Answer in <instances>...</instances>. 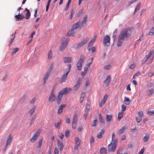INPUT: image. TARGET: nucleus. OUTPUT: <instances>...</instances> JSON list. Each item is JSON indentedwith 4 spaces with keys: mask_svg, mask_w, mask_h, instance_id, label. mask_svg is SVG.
<instances>
[{
    "mask_svg": "<svg viewBox=\"0 0 154 154\" xmlns=\"http://www.w3.org/2000/svg\"><path fill=\"white\" fill-rule=\"evenodd\" d=\"M42 139H40L38 141V148H40L41 147V146L42 145Z\"/></svg>",
    "mask_w": 154,
    "mask_h": 154,
    "instance_id": "obj_47",
    "label": "nucleus"
},
{
    "mask_svg": "<svg viewBox=\"0 0 154 154\" xmlns=\"http://www.w3.org/2000/svg\"><path fill=\"white\" fill-rule=\"evenodd\" d=\"M99 152L100 154H106L107 150L105 147H102L100 149Z\"/></svg>",
    "mask_w": 154,
    "mask_h": 154,
    "instance_id": "obj_25",
    "label": "nucleus"
},
{
    "mask_svg": "<svg viewBox=\"0 0 154 154\" xmlns=\"http://www.w3.org/2000/svg\"><path fill=\"white\" fill-rule=\"evenodd\" d=\"M15 17L17 19V21H20L24 18L25 16L23 15H20V13L18 15H16Z\"/></svg>",
    "mask_w": 154,
    "mask_h": 154,
    "instance_id": "obj_19",
    "label": "nucleus"
},
{
    "mask_svg": "<svg viewBox=\"0 0 154 154\" xmlns=\"http://www.w3.org/2000/svg\"><path fill=\"white\" fill-rule=\"evenodd\" d=\"M110 41V38L108 35L104 37L103 38V43L104 46H106L109 45Z\"/></svg>",
    "mask_w": 154,
    "mask_h": 154,
    "instance_id": "obj_9",
    "label": "nucleus"
},
{
    "mask_svg": "<svg viewBox=\"0 0 154 154\" xmlns=\"http://www.w3.org/2000/svg\"><path fill=\"white\" fill-rule=\"evenodd\" d=\"M132 30L130 28H127L123 29L119 35L117 42V46H121L123 40H126L128 38L131 36Z\"/></svg>",
    "mask_w": 154,
    "mask_h": 154,
    "instance_id": "obj_1",
    "label": "nucleus"
},
{
    "mask_svg": "<svg viewBox=\"0 0 154 154\" xmlns=\"http://www.w3.org/2000/svg\"><path fill=\"white\" fill-rule=\"evenodd\" d=\"M74 10L73 9H72L71 10V14L70 16V19H72V18L73 15L74 14Z\"/></svg>",
    "mask_w": 154,
    "mask_h": 154,
    "instance_id": "obj_49",
    "label": "nucleus"
},
{
    "mask_svg": "<svg viewBox=\"0 0 154 154\" xmlns=\"http://www.w3.org/2000/svg\"><path fill=\"white\" fill-rule=\"evenodd\" d=\"M53 53L51 50H50L48 52V59L50 60L52 58Z\"/></svg>",
    "mask_w": 154,
    "mask_h": 154,
    "instance_id": "obj_35",
    "label": "nucleus"
},
{
    "mask_svg": "<svg viewBox=\"0 0 154 154\" xmlns=\"http://www.w3.org/2000/svg\"><path fill=\"white\" fill-rule=\"evenodd\" d=\"M96 39V37L95 36H94L92 39L90 41L88 45V50L89 51L91 50V48H89V46H91L93 44L95 39Z\"/></svg>",
    "mask_w": 154,
    "mask_h": 154,
    "instance_id": "obj_16",
    "label": "nucleus"
},
{
    "mask_svg": "<svg viewBox=\"0 0 154 154\" xmlns=\"http://www.w3.org/2000/svg\"><path fill=\"white\" fill-rule=\"evenodd\" d=\"M54 154H58L59 150L57 148H55L54 150Z\"/></svg>",
    "mask_w": 154,
    "mask_h": 154,
    "instance_id": "obj_56",
    "label": "nucleus"
},
{
    "mask_svg": "<svg viewBox=\"0 0 154 154\" xmlns=\"http://www.w3.org/2000/svg\"><path fill=\"white\" fill-rule=\"evenodd\" d=\"M87 20V16L85 15L82 22L79 21L75 24H74L72 27V29L69 30L67 33L68 36H73L75 33V29L78 28H81L85 26Z\"/></svg>",
    "mask_w": 154,
    "mask_h": 154,
    "instance_id": "obj_2",
    "label": "nucleus"
},
{
    "mask_svg": "<svg viewBox=\"0 0 154 154\" xmlns=\"http://www.w3.org/2000/svg\"><path fill=\"white\" fill-rule=\"evenodd\" d=\"M54 67V65L53 64H52L50 66L49 68L48 69L47 72L50 73L51 72V71L53 68Z\"/></svg>",
    "mask_w": 154,
    "mask_h": 154,
    "instance_id": "obj_38",
    "label": "nucleus"
},
{
    "mask_svg": "<svg viewBox=\"0 0 154 154\" xmlns=\"http://www.w3.org/2000/svg\"><path fill=\"white\" fill-rule=\"evenodd\" d=\"M72 65L71 64H69L68 65V68L66 69V72L62 76L61 78V82L62 83L65 82L67 79L68 75L70 71Z\"/></svg>",
    "mask_w": 154,
    "mask_h": 154,
    "instance_id": "obj_5",
    "label": "nucleus"
},
{
    "mask_svg": "<svg viewBox=\"0 0 154 154\" xmlns=\"http://www.w3.org/2000/svg\"><path fill=\"white\" fill-rule=\"evenodd\" d=\"M30 16V13L29 10L27 11V12L25 14V18L26 19H28Z\"/></svg>",
    "mask_w": 154,
    "mask_h": 154,
    "instance_id": "obj_39",
    "label": "nucleus"
},
{
    "mask_svg": "<svg viewBox=\"0 0 154 154\" xmlns=\"http://www.w3.org/2000/svg\"><path fill=\"white\" fill-rule=\"evenodd\" d=\"M108 95L106 94L104 96L103 99L99 104V106L100 107H101L105 103L106 101L108 98Z\"/></svg>",
    "mask_w": 154,
    "mask_h": 154,
    "instance_id": "obj_17",
    "label": "nucleus"
},
{
    "mask_svg": "<svg viewBox=\"0 0 154 154\" xmlns=\"http://www.w3.org/2000/svg\"><path fill=\"white\" fill-rule=\"evenodd\" d=\"M62 124L61 122L59 121L57 123H56L54 124V126L57 128L59 129L60 128V126Z\"/></svg>",
    "mask_w": 154,
    "mask_h": 154,
    "instance_id": "obj_36",
    "label": "nucleus"
},
{
    "mask_svg": "<svg viewBox=\"0 0 154 154\" xmlns=\"http://www.w3.org/2000/svg\"><path fill=\"white\" fill-rule=\"evenodd\" d=\"M136 120L138 123H140L142 120V118L140 117H137L136 118Z\"/></svg>",
    "mask_w": 154,
    "mask_h": 154,
    "instance_id": "obj_53",
    "label": "nucleus"
},
{
    "mask_svg": "<svg viewBox=\"0 0 154 154\" xmlns=\"http://www.w3.org/2000/svg\"><path fill=\"white\" fill-rule=\"evenodd\" d=\"M147 113L149 115H154V110L148 111Z\"/></svg>",
    "mask_w": 154,
    "mask_h": 154,
    "instance_id": "obj_51",
    "label": "nucleus"
},
{
    "mask_svg": "<svg viewBox=\"0 0 154 154\" xmlns=\"http://www.w3.org/2000/svg\"><path fill=\"white\" fill-rule=\"evenodd\" d=\"M111 79V77L110 75H109L107 77L106 80L104 81V83L106 86H108L110 81Z\"/></svg>",
    "mask_w": 154,
    "mask_h": 154,
    "instance_id": "obj_18",
    "label": "nucleus"
},
{
    "mask_svg": "<svg viewBox=\"0 0 154 154\" xmlns=\"http://www.w3.org/2000/svg\"><path fill=\"white\" fill-rule=\"evenodd\" d=\"M69 131L67 130L66 131L65 133V136L66 137H68L69 135Z\"/></svg>",
    "mask_w": 154,
    "mask_h": 154,
    "instance_id": "obj_52",
    "label": "nucleus"
},
{
    "mask_svg": "<svg viewBox=\"0 0 154 154\" xmlns=\"http://www.w3.org/2000/svg\"><path fill=\"white\" fill-rule=\"evenodd\" d=\"M124 103L126 105H128L130 104V101L129 100V99L125 97V100L124 101Z\"/></svg>",
    "mask_w": 154,
    "mask_h": 154,
    "instance_id": "obj_34",
    "label": "nucleus"
},
{
    "mask_svg": "<svg viewBox=\"0 0 154 154\" xmlns=\"http://www.w3.org/2000/svg\"><path fill=\"white\" fill-rule=\"evenodd\" d=\"M154 92V90L153 89H151L149 91V93L148 94V95L149 96L151 95Z\"/></svg>",
    "mask_w": 154,
    "mask_h": 154,
    "instance_id": "obj_50",
    "label": "nucleus"
},
{
    "mask_svg": "<svg viewBox=\"0 0 154 154\" xmlns=\"http://www.w3.org/2000/svg\"><path fill=\"white\" fill-rule=\"evenodd\" d=\"M16 33V32H15L13 34H12L11 36V38H10V44L9 45H11L13 42V40L14 39V38L15 37V35Z\"/></svg>",
    "mask_w": 154,
    "mask_h": 154,
    "instance_id": "obj_30",
    "label": "nucleus"
},
{
    "mask_svg": "<svg viewBox=\"0 0 154 154\" xmlns=\"http://www.w3.org/2000/svg\"><path fill=\"white\" fill-rule=\"evenodd\" d=\"M37 114H35L32 117V118L31 119V120L34 121V120L36 119V117H37Z\"/></svg>",
    "mask_w": 154,
    "mask_h": 154,
    "instance_id": "obj_58",
    "label": "nucleus"
},
{
    "mask_svg": "<svg viewBox=\"0 0 154 154\" xmlns=\"http://www.w3.org/2000/svg\"><path fill=\"white\" fill-rule=\"evenodd\" d=\"M128 129V127L126 126L122 127L119 130V131L118 132V134H121L124 133V131L126 129Z\"/></svg>",
    "mask_w": 154,
    "mask_h": 154,
    "instance_id": "obj_23",
    "label": "nucleus"
},
{
    "mask_svg": "<svg viewBox=\"0 0 154 154\" xmlns=\"http://www.w3.org/2000/svg\"><path fill=\"white\" fill-rule=\"evenodd\" d=\"M123 112H122L121 111L120 112H119L118 114V119L119 120H120L123 117Z\"/></svg>",
    "mask_w": 154,
    "mask_h": 154,
    "instance_id": "obj_37",
    "label": "nucleus"
},
{
    "mask_svg": "<svg viewBox=\"0 0 154 154\" xmlns=\"http://www.w3.org/2000/svg\"><path fill=\"white\" fill-rule=\"evenodd\" d=\"M50 74V73H48L47 72L45 74V75L44 77V79H43V81H44L43 84H44V85H45V84L47 80L48 79V78L49 75Z\"/></svg>",
    "mask_w": 154,
    "mask_h": 154,
    "instance_id": "obj_26",
    "label": "nucleus"
},
{
    "mask_svg": "<svg viewBox=\"0 0 154 154\" xmlns=\"http://www.w3.org/2000/svg\"><path fill=\"white\" fill-rule=\"evenodd\" d=\"M81 141L78 137H76L75 140V145L79 146L80 145Z\"/></svg>",
    "mask_w": 154,
    "mask_h": 154,
    "instance_id": "obj_24",
    "label": "nucleus"
},
{
    "mask_svg": "<svg viewBox=\"0 0 154 154\" xmlns=\"http://www.w3.org/2000/svg\"><path fill=\"white\" fill-rule=\"evenodd\" d=\"M149 138V135L148 134H146L145 136L143 137V141L144 142L148 141Z\"/></svg>",
    "mask_w": 154,
    "mask_h": 154,
    "instance_id": "obj_31",
    "label": "nucleus"
},
{
    "mask_svg": "<svg viewBox=\"0 0 154 154\" xmlns=\"http://www.w3.org/2000/svg\"><path fill=\"white\" fill-rule=\"evenodd\" d=\"M63 62L64 63H71L72 60V58L71 57H66L63 58Z\"/></svg>",
    "mask_w": 154,
    "mask_h": 154,
    "instance_id": "obj_14",
    "label": "nucleus"
},
{
    "mask_svg": "<svg viewBox=\"0 0 154 154\" xmlns=\"http://www.w3.org/2000/svg\"><path fill=\"white\" fill-rule=\"evenodd\" d=\"M135 67V65L134 64H131L129 67V68L130 69H134Z\"/></svg>",
    "mask_w": 154,
    "mask_h": 154,
    "instance_id": "obj_59",
    "label": "nucleus"
},
{
    "mask_svg": "<svg viewBox=\"0 0 154 154\" xmlns=\"http://www.w3.org/2000/svg\"><path fill=\"white\" fill-rule=\"evenodd\" d=\"M112 116L111 115H107L106 116V120L108 122H110L112 119Z\"/></svg>",
    "mask_w": 154,
    "mask_h": 154,
    "instance_id": "obj_29",
    "label": "nucleus"
},
{
    "mask_svg": "<svg viewBox=\"0 0 154 154\" xmlns=\"http://www.w3.org/2000/svg\"><path fill=\"white\" fill-rule=\"evenodd\" d=\"M154 34V27L152 28L151 31L149 32V34L150 35H152Z\"/></svg>",
    "mask_w": 154,
    "mask_h": 154,
    "instance_id": "obj_46",
    "label": "nucleus"
},
{
    "mask_svg": "<svg viewBox=\"0 0 154 154\" xmlns=\"http://www.w3.org/2000/svg\"><path fill=\"white\" fill-rule=\"evenodd\" d=\"M85 59V56L82 54L81 55L79 59L78 60L76 64V66L78 70H80L81 69Z\"/></svg>",
    "mask_w": 154,
    "mask_h": 154,
    "instance_id": "obj_6",
    "label": "nucleus"
},
{
    "mask_svg": "<svg viewBox=\"0 0 154 154\" xmlns=\"http://www.w3.org/2000/svg\"><path fill=\"white\" fill-rule=\"evenodd\" d=\"M144 150L145 148L144 147H143L142 149H141L138 154H143L144 152Z\"/></svg>",
    "mask_w": 154,
    "mask_h": 154,
    "instance_id": "obj_57",
    "label": "nucleus"
},
{
    "mask_svg": "<svg viewBox=\"0 0 154 154\" xmlns=\"http://www.w3.org/2000/svg\"><path fill=\"white\" fill-rule=\"evenodd\" d=\"M72 90L71 88L67 87L63 88L59 91L57 96V102L58 104L60 102L63 95H67Z\"/></svg>",
    "mask_w": 154,
    "mask_h": 154,
    "instance_id": "obj_3",
    "label": "nucleus"
},
{
    "mask_svg": "<svg viewBox=\"0 0 154 154\" xmlns=\"http://www.w3.org/2000/svg\"><path fill=\"white\" fill-rule=\"evenodd\" d=\"M85 96V93L84 92H82L81 95V97L82 98H84Z\"/></svg>",
    "mask_w": 154,
    "mask_h": 154,
    "instance_id": "obj_63",
    "label": "nucleus"
},
{
    "mask_svg": "<svg viewBox=\"0 0 154 154\" xmlns=\"http://www.w3.org/2000/svg\"><path fill=\"white\" fill-rule=\"evenodd\" d=\"M36 107L37 106H35L32 107L30 110L29 111V113L30 114L31 116H32V115L33 114Z\"/></svg>",
    "mask_w": 154,
    "mask_h": 154,
    "instance_id": "obj_33",
    "label": "nucleus"
},
{
    "mask_svg": "<svg viewBox=\"0 0 154 154\" xmlns=\"http://www.w3.org/2000/svg\"><path fill=\"white\" fill-rule=\"evenodd\" d=\"M66 106V105L65 104L61 105L60 106L57 111V114H60L62 112L63 109Z\"/></svg>",
    "mask_w": 154,
    "mask_h": 154,
    "instance_id": "obj_21",
    "label": "nucleus"
},
{
    "mask_svg": "<svg viewBox=\"0 0 154 154\" xmlns=\"http://www.w3.org/2000/svg\"><path fill=\"white\" fill-rule=\"evenodd\" d=\"M57 144L58 148L60 151H62L63 149V143L60 140H57Z\"/></svg>",
    "mask_w": 154,
    "mask_h": 154,
    "instance_id": "obj_15",
    "label": "nucleus"
},
{
    "mask_svg": "<svg viewBox=\"0 0 154 154\" xmlns=\"http://www.w3.org/2000/svg\"><path fill=\"white\" fill-rule=\"evenodd\" d=\"M55 96L54 94L53 90L51 91V94L48 99V101L49 102L53 101L54 100Z\"/></svg>",
    "mask_w": 154,
    "mask_h": 154,
    "instance_id": "obj_20",
    "label": "nucleus"
},
{
    "mask_svg": "<svg viewBox=\"0 0 154 154\" xmlns=\"http://www.w3.org/2000/svg\"><path fill=\"white\" fill-rule=\"evenodd\" d=\"M19 48H14L12 52L13 54H15L19 50Z\"/></svg>",
    "mask_w": 154,
    "mask_h": 154,
    "instance_id": "obj_45",
    "label": "nucleus"
},
{
    "mask_svg": "<svg viewBox=\"0 0 154 154\" xmlns=\"http://www.w3.org/2000/svg\"><path fill=\"white\" fill-rule=\"evenodd\" d=\"M40 130H38L35 134L33 135L32 137L30 139V141L33 142L36 140L38 138V137L40 133Z\"/></svg>",
    "mask_w": 154,
    "mask_h": 154,
    "instance_id": "obj_10",
    "label": "nucleus"
},
{
    "mask_svg": "<svg viewBox=\"0 0 154 154\" xmlns=\"http://www.w3.org/2000/svg\"><path fill=\"white\" fill-rule=\"evenodd\" d=\"M89 38L88 37H86L84 40L82 41L80 43L75 44V47L76 49H78L81 48L82 45L85 44L89 40Z\"/></svg>",
    "mask_w": 154,
    "mask_h": 154,
    "instance_id": "obj_7",
    "label": "nucleus"
},
{
    "mask_svg": "<svg viewBox=\"0 0 154 154\" xmlns=\"http://www.w3.org/2000/svg\"><path fill=\"white\" fill-rule=\"evenodd\" d=\"M111 66L109 64L105 66L104 69H105L108 70L110 69Z\"/></svg>",
    "mask_w": 154,
    "mask_h": 154,
    "instance_id": "obj_42",
    "label": "nucleus"
},
{
    "mask_svg": "<svg viewBox=\"0 0 154 154\" xmlns=\"http://www.w3.org/2000/svg\"><path fill=\"white\" fill-rule=\"evenodd\" d=\"M126 89L128 91H131V89L130 88V84H128L127 85L126 88Z\"/></svg>",
    "mask_w": 154,
    "mask_h": 154,
    "instance_id": "obj_64",
    "label": "nucleus"
},
{
    "mask_svg": "<svg viewBox=\"0 0 154 154\" xmlns=\"http://www.w3.org/2000/svg\"><path fill=\"white\" fill-rule=\"evenodd\" d=\"M82 10H80L79 11L78 13L77 14V17H79L80 15H82Z\"/></svg>",
    "mask_w": 154,
    "mask_h": 154,
    "instance_id": "obj_55",
    "label": "nucleus"
},
{
    "mask_svg": "<svg viewBox=\"0 0 154 154\" xmlns=\"http://www.w3.org/2000/svg\"><path fill=\"white\" fill-rule=\"evenodd\" d=\"M96 49V48L95 47H92V48L91 49V51L92 53H94Z\"/></svg>",
    "mask_w": 154,
    "mask_h": 154,
    "instance_id": "obj_60",
    "label": "nucleus"
},
{
    "mask_svg": "<svg viewBox=\"0 0 154 154\" xmlns=\"http://www.w3.org/2000/svg\"><path fill=\"white\" fill-rule=\"evenodd\" d=\"M35 32H32L30 35L29 37L31 38V39H32H32L33 38V36L35 34Z\"/></svg>",
    "mask_w": 154,
    "mask_h": 154,
    "instance_id": "obj_61",
    "label": "nucleus"
},
{
    "mask_svg": "<svg viewBox=\"0 0 154 154\" xmlns=\"http://www.w3.org/2000/svg\"><path fill=\"white\" fill-rule=\"evenodd\" d=\"M68 40L67 38H62L60 40L61 45L60 48V50L61 51H63L66 48L68 45Z\"/></svg>",
    "mask_w": 154,
    "mask_h": 154,
    "instance_id": "obj_4",
    "label": "nucleus"
},
{
    "mask_svg": "<svg viewBox=\"0 0 154 154\" xmlns=\"http://www.w3.org/2000/svg\"><path fill=\"white\" fill-rule=\"evenodd\" d=\"M78 115L76 114H74L73 118V119L72 122V128L73 129L75 128L76 124L78 121Z\"/></svg>",
    "mask_w": 154,
    "mask_h": 154,
    "instance_id": "obj_8",
    "label": "nucleus"
},
{
    "mask_svg": "<svg viewBox=\"0 0 154 154\" xmlns=\"http://www.w3.org/2000/svg\"><path fill=\"white\" fill-rule=\"evenodd\" d=\"M94 141V137L93 136H91L90 139V143L91 144L93 143Z\"/></svg>",
    "mask_w": 154,
    "mask_h": 154,
    "instance_id": "obj_48",
    "label": "nucleus"
},
{
    "mask_svg": "<svg viewBox=\"0 0 154 154\" xmlns=\"http://www.w3.org/2000/svg\"><path fill=\"white\" fill-rule=\"evenodd\" d=\"M126 108V106L124 104L122 105V109L121 111L124 112V111L125 110Z\"/></svg>",
    "mask_w": 154,
    "mask_h": 154,
    "instance_id": "obj_41",
    "label": "nucleus"
},
{
    "mask_svg": "<svg viewBox=\"0 0 154 154\" xmlns=\"http://www.w3.org/2000/svg\"><path fill=\"white\" fill-rule=\"evenodd\" d=\"M154 51H152L149 53H148V54L145 56V58L146 59V60H145V61L146 62L147 60L149 59L150 56H151L152 54H153L154 53Z\"/></svg>",
    "mask_w": 154,
    "mask_h": 154,
    "instance_id": "obj_27",
    "label": "nucleus"
},
{
    "mask_svg": "<svg viewBox=\"0 0 154 154\" xmlns=\"http://www.w3.org/2000/svg\"><path fill=\"white\" fill-rule=\"evenodd\" d=\"M139 116L140 117H142L143 116V113L142 111H140L138 112Z\"/></svg>",
    "mask_w": 154,
    "mask_h": 154,
    "instance_id": "obj_54",
    "label": "nucleus"
},
{
    "mask_svg": "<svg viewBox=\"0 0 154 154\" xmlns=\"http://www.w3.org/2000/svg\"><path fill=\"white\" fill-rule=\"evenodd\" d=\"M12 140V137L11 135L10 134L8 137L7 140L6 145L7 146L9 145L11 142Z\"/></svg>",
    "mask_w": 154,
    "mask_h": 154,
    "instance_id": "obj_22",
    "label": "nucleus"
},
{
    "mask_svg": "<svg viewBox=\"0 0 154 154\" xmlns=\"http://www.w3.org/2000/svg\"><path fill=\"white\" fill-rule=\"evenodd\" d=\"M105 131L104 129H102L100 131V132L97 135V137L98 138H101L102 137V135L103 134Z\"/></svg>",
    "mask_w": 154,
    "mask_h": 154,
    "instance_id": "obj_28",
    "label": "nucleus"
},
{
    "mask_svg": "<svg viewBox=\"0 0 154 154\" xmlns=\"http://www.w3.org/2000/svg\"><path fill=\"white\" fill-rule=\"evenodd\" d=\"M99 121L100 122V125L103 126L105 125V121L103 120V117L101 114H99Z\"/></svg>",
    "mask_w": 154,
    "mask_h": 154,
    "instance_id": "obj_13",
    "label": "nucleus"
},
{
    "mask_svg": "<svg viewBox=\"0 0 154 154\" xmlns=\"http://www.w3.org/2000/svg\"><path fill=\"white\" fill-rule=\"evenodd\" d=\"M90 105L88 104V103H87L86 105L85 112H88V111L90 110Z\"/></svg>",
    "mask_w": 154,
    "mask_h": 154,
    "instance_id": "obj_40",
    "label": "nucleus"
},
{
    "mask_svg": "<svg viewBox=\"0 0 154 154\" xmlns=\"http://www.w3.org/2000/svg\"><path fill=\"white\" fill-rule=\"evenodd\" d=\"M116 146L115 144H112L111 143L108 145V150L109 152H114L116 150Z\"/></svg>",
    "mask_w": 154,
    "mask_h": 154,
    "instance_id": "obj_12",
    "label": "nucleus"
},
{
    "mask_svg": "<svg viewBox=\"0 0 154 154\" xmlns=\"http://www.w3.org/2000/svg\"><path fill=\"white\" fill-rule=\"evenodd\" d=\"M141 5V3H139L137 4V5L136 8H135V10H134V14L135 13V12L136 11H138L140 9Z\"/></svg>",
    "mask_w": 154,
    "mask_h": 154,
    "instance_id": "obj_32",
    "label": "nucleus"
},
{
    "mask_svg": "<svg viewBox=\"0 0 154 154\" xmlns=\"http://www.w3.org/2000/svg\"><path fill=\"white\" fill-rule=\"evenodd\" d=\"M82 82V79L79 78L76 84L73 87V89L75 91H77L80 86Z\"/></svg>",
    "mask_w": 154,
    "mask_h": 154,
    "instance_id": "obj_11",
    "label": "nucleus"
},
{
    "mask_svg": "<svg viewBox=\"0 0 154 154\" xmlns=\"http://www.w3.org/2000/svg\"><path fill=\"white\" fill-rule=\"evenodd\" d=\"M154 74V73L152 72H150L148 74V76L149 77H152Z\"/></svg>",
    "mask_w": 154,
    "mask_h": 154,
    "instance_id": "obj_62",
    "label": "nucleus"
},
{
    "mask_svg": "<svg viewBox=\"0 0 154 154\" xmlns=\"http://www.w3.org/2000/svg\"><path fill=\"white\" fill-rule=\"evenodd\" d=\"M79 146H75L74 152L75 153H77L79 152L78 149Z\"/></svg>",
    "mask_w": 154,
    "mask_h": 154,
    "instance_id": "obj_44",
    "label": "nucleus"
},
{
    "mask_svg": "<svg viewBox=\"0 0 154 154\" xmlns=\"http://www.w3.org/2000/svg\"><path fill=\"white\" fill-rule=\"evenodd\" d=\"M97 121L96 119L94 120L92 123V126L93 127H95L97 125Z\"/></svg>",
    "mask_w": 154,
    "mask_h": 154,
    "instance_id": "obj_43",
    "label": "nucleus"
}]
</instances>
